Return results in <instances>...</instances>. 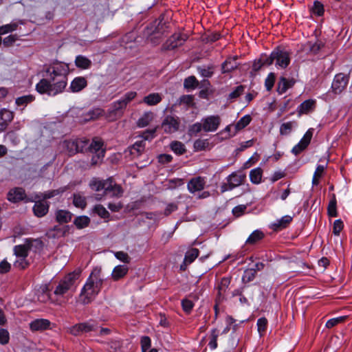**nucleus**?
I'll list each match as a JSON object with an SVG mask.
<instances>
[{"mask_svg": "<svg viewBox=\"0 0 352 352\" xmlns=\"http://www.w3.org/2000/svg\"><path fill=\"white\" fill-rule=\"evenodd\" d=\"M16 260L14 263V267L19 270H24L27 268L30 263L27 260V257H16Z\"/></svg>", "mask_w": 352, "mask_h": 352, "instance_id": "53", "label": "nucleus"}, {"mask_svg": "<svg viewBox=\"0 0 352 352\" xmlns=\"http://www.w3.org/2000/svg\"><path fill=\"white\" fill-rule=\"evenodd\" d=\"M30 247L25 241V244L18 245L14 247V253L16 257H28Z\"/></svg>", "mask_w": 352, "mask_h": 352, "instance_id": "36", "label": "nucleus"}, {"mask_svg": "<svg viewBox=\"0 0 352 352\" xmlns=\"http://www.w3.org/2000/svg\"><path fill=\"white\" fill-rule=\"evenodd\" d=\"M90 222V218L85 215L78 216L74 220V224L79 230L88 227Z\"/></svg>", "mask_w": 352, "mask_h": 352, "instance_id": "34", "label": "nucleus"}, {"mask_svg": "<svg viewBox=\"0 0 352 352\" xmlns=\"http://www.w3.org/2000/svg\"><path fill=\"white\" fill-rule=\"evenodd\" d=\"M203 131V123L202 121L201 122H196L192 125H190L188 128V133L190 136L195 135Z\"/></svg>", "mask_w": 352, "mask_h": 352, "instance_id": "54", "label": "nucleus"}, {"mask_svg": "<svg viewBox=\"0 0 352 352\" xmlns=\"http://www.w3.org/2000/svg\"><path fill=\"white\" fill-rule=\"evenodd\" d=\"M129 271V267L124 265H119L114 267L111 276L114 280H118L124 277Z\"/></svg>", "mask_w": 352, "mask_h": 352, "instance_id": "29", "label": "nucleus"}, {"mask_svg": "<svg viewBox=\"0 0 352 352\" xmlns=\"http://www.w3.org/2000/svg\"><path fill=\"white\" fill-rule=\"evenodd\" d=\"M180 120L178 117L166 116L162 121V128L166 133H173L179 129Z\"/></svg>", "mask_w": 352, "mask_h": 352, "instance_id": "13", "label": "nucleus"}, {"mask_svg": "<svg viewBox=\"0 0 352 352\" xmlns=\"http://www.w3.org/2000/svg\"><path fill=\"white\" fill-rule=\"evenodd\" d=\"M296 80L294 78H286L285 77H280L277 86V91L279 94L285 93L287 89L292 88L296 83Z\"/></svg>", "mask_w": 352, "mask_h": 352, "instance_id": "22", "label": "nucleus"}, {"mask_svg": "<svg viewBox=\"0 0 352 352\" xmlns=\"http://www.w3.org/2000/svg\"><path fill=\"white\" fill-rule=\"evenodd\" d=\"M327 212L328 214L330 217H337L338 216V212H337V201L336 199V196L333 195V198L331 199V201L329 203L328 207H327Z\"/></svg>", "mask_w": 352, "mask_h": 352, "instance_id": "46", "label": "nucleus"}, {"mask_svg": "<svg viewBox=\"0 0 352 352\" xmlns=\"http://www.w3.org/2000/svg\"><path fill=\"white\" fill-rule=\"evenodd\" d=\"M54 214L55 219L59 224L67 223L73 217V214L67 210H57Z\"/></svg>", "mask_w": 352, "mask_h": 352, "instance_id": "24", "label": "nucleus"}, {"mask_svg": "<svg viewBox=\"0 0 352 352\" xmlns=\"http://www.w3.org/2000/svg\"><path fill=\"white\" fill-rule=\"evenodd\" d=\"M219 337V331L217 329H213L211 331L210 333V340L208 343V346L212 350L217 349V339Z\"/></svg>", "mask_w": 352, "mask_h": 352, "instance_id": "51", "label": "nucleus"}, {"mask_svg": "<svg viewBox=\"0 0 352 352\" xmlns=\"http://www.w3.org/2000/svg\"><path fill=\"white\" fill-rule=\"evenodd\" d=\"M99 327L98 323L96 321L89 320L86 322L73 325L69 329V332L74 336H78L82 333L95 332Z\"/></svg>", "mask_w": 352, "mask_h": 352, "instance_id": "7", "label": "nucleus"}, {"mask_svg": "<svg viewBox=\"0 0 352 352\" xmlns=\"http://www.w3.org/2000/svg\"><path fill=\"white\" fill-rule=\"evenodd\" d=\"M165 32V23L162 21L155 20L148 25L144 30V36H146L154 45L160 43Z\"/></svg>", "mask_w": 352, "mask_h": 352, "instance_id": "6", "label": "nucleus"}, {"mask_svg": "<svg viewBox=\"0 0 352 352\" xmlns=\"http://www.w3.org/2000/svg\"><path fill=\"white\" fill-rule=\"evenodd\" d=\"M238 58L237 56H234L233 57L228 58L222 64H221V72L223 74L231 72L234 70L238 67V63H236V60Z\"/></svg>", "mask_w": 352, "mask_h": 352, "instance_id": "26", "label": "nucleus"}, {"mask_svg": "<svg viewBox=\"0 0 352 352\" xmlns=\"http://www.w3.org/2000/svg\"><path fill=\"white\" fill-rule=\"evenodd\" d=\"M199 251L197 248H191L188 250L184 256V264L192 263L199 256Z\"/></svg>", "mask_w": 352, "mask_h": 352, "instance_id": "39", "label": "nucleus"}, {"mask_svg": "<svg viewBox=\"0 0 352 352\" xmlns=\"http://www.w3.org/2000/svg\"><path fill=\"white\" fill-rule=\"evenodd\" d=\"M276 80V75L274 73H270L265 80V87L267 91H270L274 87V82Z\"/></svg>", "mask_w": 352, "mask_h": 352, "instance_id": "56", "label": "nucleus"}, {"mask_svg": "<svg viewBox=\"0 0 352 352\" xmlns=\"http://www.w3.org/2000/svg\"><path fill=\"white\" fill-rule=\"evenodd\" d=\"M136 96L137 93L135 91H129L126 93L120 100L112 103V111L114 113L122 111L126 109L127 104L132 101Z\"/></svg>", "mask_w": 352, "mask_h": 352, "instance_id": "12", "label": "nucleus"}, {"mask_svg": "<svg viewBox=\"0 0 352 352\" xmlns=\"http://www.w3.org/2000/svg\"><path fill=\"white\" fill-rule=\"evenodd\" d=\"M142 352H146L151 345V340L148 336H143L140 340Z\"/></svg>", "mask_w": 352, "mask_h": 352, "instance_id": "61", "label": "nucleus"}, {"mask_svg": "<svg viewBox=\"0 0 352 352\" xmlns=\"http://www.w3.org/2000/svg\"><path fill=\"white\" fill-rule=\"evenodd\" d=\"M153 118V114L151 111L145 112L143 116L138 120L139 127H145L148 126Z\"/></svg>", "mask_w": 352, "mask_h": 352, "instance_id": "40", "label": "nucleus"}, {"mask_svg": "<svg viewBox=\"0 0 352 352\" xmlns=\"http://www.w3.org/2000/svg\"><path fill=\"white\" fill-rule=\"evenodd\" d=\"M162 97L158 93L150 94L143 98V102L149 106L156 105L162 101Z\"/></svg>", "mask_w": 352, "mask_h": 352, "instance_id": "35", "label": "nucleus"}, {"mask_svg": "<svg viewBox=\"0 0 352 352\" xmlns=\"http://www.w3.org/2000/svg\"><path fill=\"white\" fill-rule=\"evenodd\" d=\"M13 112L3 109L0 110V132L3 131L8 126V124L13 120Z\"/></svg>", "mask_w": 352, "mask_h": 352, "instance_id": "21", "label": "nucleus"}, {"mask_svg": "<svg viewBox=\"0 0 352 352\" xmlns=\"http://www.w3.org/2000/svg\"><path fill=\"white\" fill-rule=\"evenodd\" d=\"M129 149L131 155L134 157H139L145 150V142L143 140L137 141Z\"/></svg>", "mask_w": 352, "mask_h": 352, "instance_id": "28", "label": "nucleus"}, {"mask_svg": "<svg viewBox=\"0 0 352 352\" xmlns=\"http://www.w3.org/2000/svg\"><path fill=\"white\" fill-rule=\"evenodd\" d=\"M101 272L100 267H95L92 270L79 295V302L81 304L91 303L100 292L103 283Z\"/></svg>", "mask_w": 352, "mask_h": 352, "instance_id": "2", "label": "nucleus"}, {"mask_svg": "<svg viewBox=\"0 0 352 352\" xmlns=\"http://www.w3.org/2000/svg\"><path fill=\"white\" fill-rule=\"evenodd\" d=\"M344 228V223L341 219H337L334 221L333 226V233L334 235L339 236L340 232Z\"/></svg>", "mask_w": 352, "mask_h": 352, "instance_id": "62", "label": "nucleus"}, {"mask_svg": "<svg viewBox=\"0 0 352 352\" xmlns=\"http://www.w3.org/2000/svg\"><path fill=\"white\" fill-rule=\"evenodd\" d=\"M265 236V234L260 230H254L247 239L245 243L248 245H254L261 241Z\"/></svg>", "mask_w": 352, "mask_h": 352, "instance_id": "31", "label": "nucleus"}, {"mask_svg": "<svg viewBox=\"0 0 352 352\" xmlns=\"http://www.w3.org/2000/svg\"><path fill=\"white\" fill-rule=\"evenodd\" d=\"M311 11L318 16H322L324 14V6L320 1H316L311 8Z\"/></svg>", "mask_w": 352, "mask_h": 352, "instance_id": "59", "label": "nucleus"}, {"mask_svg": "<svg viewBox=\"0 0 352 352\" xmlns=\"http://www.w3.org/2000/svg\"><path fill=\"white\" fill-rule=\"evenodd\" d=\"M231 278H232L230 276L223 277L216 287L217 289V294L215 298V305H214V309L216 314H217L219 305L226 300V293L230 285Z\"/></svg>", "mask_w": 352, "mask_h": 352, "instance_id": "8", "label": "nucleus"}, {"mask_svg": "<svg viewBox=\"0 0 352 352\" xmlns=\"http://www.w3.org/2000/svg\"><path fill=\"white\" fill-rule=\"evenodd\" d=\"M346 318L347 316H340L338 318H331L326 322L325 326L329 329L332 328L339 323L343 322L346 319Z\"/></svg>", "mask_w": 352, "mask_h": 352, "instance_id": "57", "label": "nucleus"}, {"mask_svg": "<svg viewBox=\"0 0 352 352\" xmlns=\"http://www.w3.org/2000/svg\"><path fill=\"white\" fill-rule=\"evenodd\" d=\"M313 136V129H309L305 133L302 138L300 140V142L295 145L292 149V153L295 155H299L304 150L307 148V147L310 144L311 140Z\"/></svg>", "mask_w": 352, "mask_h": 352, "instance_id": "16", "label": "nucleus"}, {"mask_svg": "<svg viewBox=\"0 0 352 352\" xmlns=\"http://www.w3.org/2000/svg\"><path fill=\"white\" fill-rule=\"evenodd\" d=\"M349 81V75L343 73L337 74L331 84V90L335 94H341L346 88Z\"/></svg>", "mask_w": 352, "mask_h": 352, "instance_id": "11", "label": "nucleus"}, {"mask_svg": "<svg viewBox=\"0 0 352 352\" xmlns=\"http://www.w3.org/2000/svg\"><path fill=\"white\" fill-rule=\"evenodd\" d=\"M50 326V320L47 319H36L30 323V328L32 331H43Z\"/></svg>", "mask_w": 352, "mask_h": 352, "instance_id": "25", "label": "nucleus"}, {"mask_svg": "<svg viewBox=\"0 0 352 352\" xmlns=\"http://www.w3.org/2000/svg\"><path fill=\"white\" fill-rule=\"evenodd\" d=\"M63 192V190H60L59 189L49 190L42 193L39 197L43 199L42 201H45L46 199H51L56 195H60Z\"/></svg>", "mask_w": 352, "mask_h": 352, "instance_id": "58", "label": "nucleus"}, {"mask_svg": "<svg viewBox=\"0 0 352 352\" xmlns=\"http://www.w3.org/2000/svg\"><path fill=\"white\" fill-rule=\"evenodd\" d=\"M199 85V82L194 76L186 78L184 82V86L187 89H194Z\"/></svg>", "mask_w": 352, "mask_h": 352, "instance_id": "47", "label": "nucleus"}, {"mask_svg": "<svg viewBox=\"0 0 352 352\" xmlns=\"http://www.w3.org/2000/svg\"><path fill=\"white\" fill-rule=\"evenodd\" d=\"M34 96L32 95H26L19 97L16 99L15 103L17 106H27L34 100Z\"/></svg>", "mask_w": 352, "mask_h": 352, "instance_id": "45", "label": "nucleus"}, {"mask_svg": "<svg viewBox=\"0 0 352 352\" xmlns=\"http://www.w3.org/2000/svg\"><path fill=\"white\" fill-rule=\"evenodd\" d=\"M93 212L102 219H108L110 216L109 212L101 204L96 205L93 208Z\"/></svg>", "mask_w": 352, "mask_h": 352, "instance_id": "44", "label": "nucleus"}, {"mask_svg": "<svg viewBox=\"0 0 352 352\" xmlns=\"http://www.w3.org/2000/svg\"><path fill=\"white\" fill-rule=\"evenodd\" d=\"M182 307L186 314H190L194 307V303L191 300L184 298L182 300Z\"/></svg>", "mask_w": 352, "mask_h": 352, "instance_id": "60", "label": "nucleus"}, {"mask_svg": "<svg viewBox=\"0 0 352 352\" xmlns=\"http://www.w3.org/2000/svg\"><path fill=\"white\" fill-rule=\"evenodd\" d=\"M69 226L56 225L47 232L49 238L58 239L65 236L69 232Z\"/></svg>", "mask_w": 352, "mask_h": 352, "instance_id": "19", "label": "nucleus"}, {"mask_svg": "<svg viewBox=\"0 0 352 352\" xmlns=\"http://www.w3.org/2000/svg\"><path fill=\"white\" fill-rule=\"evenodd\" d=\"M201 121L203 131L206 133L216 131L221 124V118L219 116H209L203 118Z\"/></svg>", "mask_w": 352, "mask_h": 352, "instance_id": "15", "label": "nucleus"}, {"mask_svg": "<svg viewBox=\"0 0 352 352\" xmlns=\"http://www.w3.org/2000/svg\"><path fill=\"white\" fill-rule=\"evenodd\" d=\"M114 255L117 259L120 260V261H122L123 263H129L131 261V258L129 257L128 254L124 252H122V251L116 252L114 253Z\"/></svg>", "mask_w": 352, "mask_h": 352, "instance_id": "64", "label": "nucleus"}, {"mask_svg": "<svg viewBox=\"0 0 352 352\" xmlns=\"http://www.w3.org/2000/svg\"><path fill=\"white\" fill-rule=\"evenodd\" d=\"M74 205L80 208H85L87 206L86 198L79 194H74Z\"/></svg>", "mask_w": 352, "mask_h": 352, "instance_id": "49", "label": "nucleus"}, {"mask_svg": "<svg viewBox=\"0 0 352 352\" xmlns=\"http://www.w3.org/2000/svg\"><path fill=\"white\" fill-rule=\"evenodd\" d=\"M90 188L94 191H101L102 194H96L95 199L98 201L101 200L104 196L108 195L111 197H121L123 194L122 188L117 184L112 177L107 178V179H99L94 178L89 183Z\"/></svg>", "mask_w": 352, "mask_h": 352, "instance_id": "5", "label": "nucleus"}, {"mask_svg": "<svg viewBox=\"0 0 352 352\" xmlns=\"http://www.w3.org/2000/svg\"><path fill=\"white\" fill-rule=\"evenodd\" d=\"M76 142L78 152H89L94 154L91 160L92 166H95L102 161L106 149L104 147V142L101 138L95 137L91 141L87 138H80L76 140Z\"/></svg>", "mask_w": 352, "mask_h": 352, "instance_id": "4", "label": "nucleus"}, {"mask_svg": "<svg viewBox=\"0 0 352 352\" xmlns=\"http://www.w3.org/2000/svg\"><path fill=\"white\" fill-rule=\"evenodd\" d=\"M252 118L250 115H245L243 116L233 126L234 127V131L232 135H234L239 131L244 129L251 122Z\"/></svg>", "mask_w": 352, "mask_h": 352, "instance_id": "33", "label": "nucleus"}, {"mask_svg": "<svg viewBox=\"0 0 352 352\" xmlns=\"http://www.w3.org/2000/svg\"><path fill=\"white\" fill-rule=\"evenodd\" d=\"M26 241L28 247H30V250L34 249L36 251L43 249V243L40 239H28Z\"/></svg>", "mask_w": 352, "mask_h": 352, "instance_id": "52", "label": "nucleus"}, {"mask_svg": "<svg viewBox=\"0 0 352 352\" xmlns=\"http://www.w3.org/2000/svg\"><path fill=\"white\" fill-rule=\"evenodd\" d=\"M54 296L50 292V289L47 285L42 287V293L38 295V300L41 302L50 301L53 303Z\"/></svg>", "mask_w": 352, "mask_h": 352, "instance_id": "37", "label": "nucleus"}, {"mask_svg": "<svg viewBox=\"0 0 352 352\" xmlns=\"http://www.w3.org/2000/svg\"><path fill=\"white\" fill-rule=\"evenodd\" d=\"M206 186V180L204 177L198 176L192 178L187 184L188 190L191 193L202 190Z\"/></svg>", "mask_w": 352, "mask_h": 352, "instance_id": "18", "label": "nucleus"}, {"mask_svg": "<svg viewBox=\"0 0 352 352\" xmlns=\"http://www.w3.org/2000/svg\"><path fill=\"white\" fill-rule=\"evenodd\" d=\"M25 191L23 188L16 187L9 190L7 199L12 203H17L25 199Z\"/></svg>", "mask_w": 352, "mask_h": 352, "instance_id": "17", "label": "nucleus"}, {"mask_svg": "<svg viewBox=\"0 0 352 352\" xmlns=\"http://www.w3.org/2000/svg\"><path fill=\"white\" fill-rule=\"evenodd\" d=\"M68 69V66L64 63H54L46 70L47 78L36 84V91L48 96L62 93L67 86Z\"/></svg>", "mask_w": 352, "mask_h": 352, "instance_id": "1", "label": "nucleus"}, {"mask_svg": "<svg viewBox=\"0 0 352 352\" xmlns=\"http://www.w3.org/2000/svg\"><path fill=\"white\" fill-rule=\"evenodd\" d=\"M263 170L261 168H256L250 170V179L254 184H258L261 182Z\"/></svg>", "mask_w": 352, "mask_h": 352, "instance_id": "38", "label": "nucleus"}, {"mask_svg": "<svg viewBox=\"0 0 352 352\" xmlns=\"http://www.w3.org/2000/svg\"><path fill=\"white\" fill-rule=\"evenodd\" d=\"M80 274V271H74L68 274L59 282L52 294L54 298L53 304L61 305L68 300L75 290L73 287Z\"/></svg>", "mask_w": 352, "mask_h": 352, "instance_id": "3", "label": "nucleus"}, {"mask_svg": "<svg viewBox=\"0 0 352 352\" xmlns=\"http://www.w3.org/2000/svg\"><path fill=\"white\" fill-rule=\"evenodd\" d=\"M170 147L171 150L177 155H183L186 153V149L185 145L179 141H173L170 143Z\"/></svg>", "mask_w": 352, "mask_h": 352, "instance_id": "42", "label": "nucleus"}, {"mask_svg": "<svg viewBox=\"0 0 352 352\" xmlns=\"http://www.w3.org/2000/svg\"><path fill=\"white\" fill-rule=\"evenodd\" d=\"M50 204L46 201L39 200L35 202L33 206V212L37 217H43L49 211Z\"/></svg>", "mask_w": 352, "mask_h": 352, "instance_id": "20", "label": "nucleus"}, {"mask_svg": "<svg viewBox=\"0 0 352 352\" xmlns=\"http://www.w3.org/2000/svg\"><path fill=\"white\" fill-rule=\"evenodd\" d=\"M64 143L69 155H73L75 153H78L76 140H67L65 141Z\"/></svg>", "mask_w": 352, "mask_h": 352, "instance_id": "55", "label": "nucleus"}, {"mask_svg": "<svg viewBox=\"0 0 352 352\" xmlns=\"http://www.w3.org/2000/svg\"><path fill=\"white\" fill-rule=\"evenodd\" d=\"M245 179V175H239L234 172L226 177L227 182L223 183L221 186V192H225L239 186Z\"/></svg>", "mask_w": 352, "mask_h": 352, "instance_id": "10", "label": "nucleus"}, {"mask_svg": "<svg viewBox=\"0 0 352 352\" xmlns=\"http://www.w3.org/2000/svg\"><path fill=\"white\" fill-rule=\"evenodd\" d=\"M272 58L276 60V65L282 69L286 68L290 63L289 54L279 48L272 52Z\"/></svg>", "mask_w": 352, "mask_h": 352, "instance_id": "14", "label": "nucleus"}, {"mask_svg": "<svg viewBox=\"0 0 352 352\" xmlns=\"http://www.w3.org/2000/svg\"><path fill=\"white\" fill-rule=\"evenodd\" d=\"M198 73L204 78H210L214 74V66L209 65L207 67L199 66L197 67Z\"/></svg>", "mask_w": 352, "mask_h": 352, "instance_id": "43", "label": "nucleus"}, {"mask_svg": "<svg viewBox=\"0 0 352 352\" xmlns=\"http://www.w3.org/2000/svg\"><path fill=\"white\" fill-rule=\"evenodd\" d=\"M296 124V122H287L283 123L280 127V133L284 135L289 134L292 131L293 126Z\"/></svg>", "mask_w": 352, "mask_h": 352, "instance_id": "50", "label": "nucleus"}, {"mask_svg": "<svg viewBox=\"0 0 352 352\" xmlns=\"http://www.w3.org/2000/svg\"><path fill=\"white\" fill-rule=\"evenodd\" d=\"M75 65L78 68L87 69L91 66V61L85 56L78 55L76 57Z\"/></svg>", "mask_w": 352, "mask_h": 352, "instance_id": "32", "label": "nucleus"}, {"mask_svg": "<svg viewBox=\"0 0 352 352\" xmlns=\"http://www.w3.org/2000/svg\"><path fill=\"white\" fill-rule=\"evenodd\" d=\"M256 270L255 269H248L245 270L243 276H242V281L244 283H248L251 281H252L254 278L256 277Z\"/></svg>", "mask_w": 352, "mask_h": 352, "instance_id": "48", "label": "nucleus"}, {"mask_svg": "<svg viewBox=\"0 0 352 352\" xmlns=\"http://www.w3.org/2000/svg\"><path fill=\"white\" fill-rule=\"evenodd\" d=\"M188 39L187 34L181 32L174 33L170 36L162 46V50H173L182 45Z\"/></svg>", "mask_w": 352, "mask_h": 352, "instance_id": "9", "label": "nucleus"}, {"mask_svg": "<svg viewBox=\"0 0 352 352\" xmlns=\"http://www.w3.org/2000/svg\"><path fill=\"white\" fill-rule=\"evenodd\" d=\"M292 217L289 215H285L281 219L277 220L276 222L273 223L271 226V228L274 231H280L283 229L286 228L292 222Z\"/></svg>", "mask_w": 352, "mask_h": 352, "instance_id": "27", "label": "nucleus"}, {"mask_svg": "<svg viewBox=\"0 0 352 352\" xmlns=\"http://www.w3.org/2000/svg\"><path fill=\"white\" fill-rule=\"evenodd\" d=\"M316 102L314 100H307L302 102L298 107V111L300 114H305L315 108Z\"/></svg>", "mask_w": 352, "mask_h": 352, "instance_id": "30", "label": "nucleus"}, {"mask_svg": "<svg viewBox=\"0 0 352 352\" xmlns=\"http://www.w3.org/2000/svg\"><path fill=\"white\" fill-rule=\"evenodd\" d=\"M245 87L243 85H239L235 88L228 96V99L234 100L239 97L244 91Z\"/></svg>", "mask_w": 352, "mask_h": 352, "instance_id": "63", "label": "nucleus"}, {"mask_svg": "<svg viewBox=\"0 0 352 352\" xmlns=\"http://www.w3.org/2000/svg\"><path fill=\"white\" fill-rule=\"evenodd\" d=\"M210 143L208 139H197L195 141L193 148L195 151H201L209 148Z\"/></svg>", "mask_w": 352, "mask_h": 352, "instance_id": "41", "label": "nucleus"}, {"mask_svg": "<svg viewBox=\"0 0 352 352\" xmlns=\"http://www.w3.org/2000/svg\"><path fill=\"white\" fill-rule=\"evenodd\" d=\"M87 86V80L85 77L79 76L75 78L71 82L69 89L73 93L82 91Z\"/></svg>", "mask_w": 352, "mask_h": 352, "instance_id": "23", "label": "nucleus"}]
</instances>
